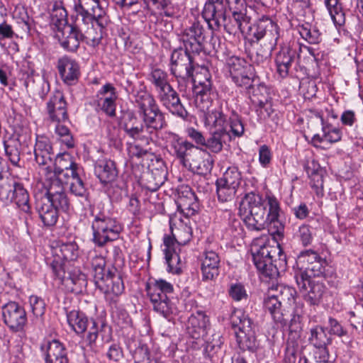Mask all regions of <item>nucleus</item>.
Listing matches in <instances>:
<instances>
[{"label": "nucleus", "instance_id": "nucleus-1", "mask_svg": "<svg viewBox=\"0 0 363 363\" xmlns=\"http://www.w3.org/2000/svg\"><path fill=\"white\" fill-rule=\"evenodd\" d=\"M166 134L167 142L173 155L183 167L200 175H206L211 172L213 160L207 151L183 139L177 133L167 132Z\"/></svg>", "mask_w": 363, "mask_h": 363}, {"label": "nucleus", "instance_id": "nucleus-2", "mask_svg": "<svg viewBox=\"0 0 363 363\" xmlns=\"http://www.w3.org/2000/svg\"><path fill=\"white\" fill-rule=\"evenodd\" d=\"M229 4V0H206L202 16L212 30L219 28L223 22L224 29L229 35H235L240 32L244 33L250 22V17L235 8L232 16L227 18L226 7Z\"/></svg>", "mask_w": 363, "mask_h": 363}, {"label": "nucleus", "instance_id": "nucleus-3", "mask_svg": "<svg viewBox=\"0 0 363 363\" xmlns=\"http://www.w3.org/2000/svg\"><path fill=\"white\" fill-rule=\"evenodd\" d=\"M135 106L151 142L158 131L167 127L166 113L160 109L154 96L147 91H138L135 94Z\"/></svg>", "mask_w": 363, "mask_h": 363}, {"label": "nucleus", "instance_id": "nucleus-4", "mask_svg": "<svg viewBox=\"0 0 363 363\" xmlns=\"http://www.w3.org/2000/svg\"><path fill=\"white\" fill-rule=\"evenodd\" d=\"M254 264L257 270L264 277L270 279L277 278L280 271L286 268V257L280 245H270L264 243L252 253Z\"/></svg>", "mask_w": 363, "mask_h": 363}, {"label": "nucleus", "instance_id": "nucleus-5", "mask_svg": "<svg viewBox=\"0 0 363 363\" xmlns=\"http://www.w3.org/2000/svg\"><path fill=\"white\" fill-rule=\"evenodd\" d=\"M91 215L94 218L91 225L93 242L97 246L103 247L119 237L123 227L116 218L108 215L104 209V204L99 203L94 206Z\"/></svg>", "mask_w": 363, "mask_h": 363}, {"label": "nucleus", "instance_id": "nucleus-6", "mask_svg": "<svg viewBox=\"0 0 363 363\" xmlns=\"http://www.w3.org/2000/svg\"><path fill=\"white\" fill-rule=\"evenodd\" d=\"M240 211L249 230L259 231L265 228L267 223L265 201L259 194L247 193L240 203Z\"/></svg>", "mask_w": 363, "mask_h": 363}, {"label": "nucleus", "instance_id": "nucleus-7", "mask_svg": "<svg viewBox=\"0 0 363 363\" xmlns=\"http://www.w3.org/2000/svg\"><path fill=\"white\" fill-rule=\"evenodd\" d=\"M67 319L69 325L77 334H83L88 330L86 341L90 347L95 345L99 333L107 327L104 321L99 323L93 318L89 319L84 313L78 310L67 312Z\"/></svg>", "mask_w": 363, "mask_h": 363}, {"label": "nucleus", "instance_id": "nucleus-8", "mask_svg": "<svg viewBox=\"0 0 363 363\" xmlns=\"http://www.w3.org/2000/svg\"><path fill=\"white\" fill-rule=\"evenodd\" d=\"M225 67L232 81L242 89H250L256 80L252 67L244 58L232 55L225 61Z\"/></svg>", "mask_w": 363, "mask_h": 363}, {"label": "nucleus", "instance_id": "nucleus-9", "mask_svg": "<svg viewBox=\"0 0 363 363\" xmlns=\"http://www.w3.org/2000/svg\"><path fill=\"white\" fill-rule=\"evenodd\" d=\"M194 55L182 48L174 50L170 58V72L177 79L179 86L183 82H189L194 77L195 68Z\"/></svg>", "mask_w": 363, "mask_h": 363}, {"label": "nucleus", "instance_id": "nucleus-10", "mask_svg": "<svg viewBox=\"0 0 363 363\" xmlns=\"http://www.w3.org/2000/svg\"><path fill=\"white\" fill-rule=\"evenodd\" d=\"M204 28L199 22L185 28L179 35V40L182 43L183 50L192 55H199L201 52L209 54L211 50L206 46V37Z\"/></svg>", "mask_w": 363, "mask_h": 363}, {"label": "nucleus", "instance_id": "nucleus-11", "mask_svg": "<svg viewBox=\"0 0 363 363\" xmlns=\"http://www.w3.org/2000/svg\"><path fill=\"white\" fill-rule=\"evenodd\" d=\"M93 273L96 286L105 294L113 293L116 296L121 295L124 291V284L121 274L117 269H97Z\"/></svg>", "mask_w": 363, "mask_h": 363}, {"label": "nucleus", "instance_id": "nucleus-12", "mask_svg": "<svg viewBox=\"0 0 363 363\" xmlns=\"http://www.w3.org/2000/svg\"><path fill=\"white\" fill-rule=\"evenodd\" d=\"M247 34L257 40L263 39L261 44L277 45L279 38V27L269 17L263 16L253 25L247 27Z\"/></svg>", "mask_w": 363, "mask_h": 363}, {"label": "nucleus", "instance_id": "nucleus-13", "mask_svg": "<svg viewBox=\"0 0 363 363\" xmlns=\"http://www.w3.org/2000/svg\"><path fill=\"white\" fill-rule=\"evenodd\" d=\"M50 268L54 276L60 283L65 286L68 291L79 294L86 284L85 275L78 269H74L70 272H66L65 264L60 260H52Z\"/></svg>", "mask_w": 363, "mask_h": 363}, {"label": "nucleus", "instance_id": "nucleus-14", "mask_svg": "<svg viewBox=\"0 0 363 363\" xmlns=\"http://www.w3.org/2000/svg\"><path fill=\"white\" fill-rule=\"evenodd\" d=\"M118 123L129 138L146 145L150 143V136L147 133L143 120H140L133 111H122Z\"/></svg>", "mask_w": 363, "mask_h": 363}, {"label": "nucleus", "instance_id": "nucleus-15", "mask_svg": "<svg viewBox=\"0 0 363 363\" xmlns=\"http://www.w3.org/2000/svg\"><path fill=\"white\" fill-rule=\"evenodd\" d=\"M301 51V47L294 43L280 45L274 62L277 73L281 78H286L290 74L293 65L299 60Z\"/></svg>", "mask_w": 363, "mask_h": 363}, {"label": "nucleus", "instance_id": "nucleus-16", "mask_svg": "<svg viewBox=\"0 0 363 363\" xmlns=\"http://www.w3.org/2000/svg\"><path fill=\"white\" fill-rule=\"evenodd\" d=\"M159 102L172 115L186 120L189 113L184 108L177 91L169 84L155 91Z\"/></svg>", "mask_w": 363, "mask_h": 363}, {"label": "nucleus", "instance_id": "nucleus-17", "mask_svg": "<svg viewBox=\"0 0 363 363\" xmlns=\"http://www.w3.org/2000/svg\"><path fill=\"white\" fill-rule=\"evenodd\" d=\"M4 323L13 332L21 331L27 323L24 308L16 301H9L1 308Z\"/></svg>", "mask_w": 363, "mask_h": 363}, {"label": "nucleus", "instance_id": "nucleus-18", "mask_svg": "<svg viewBox=\"0 0 363 363\" xmlns=\"http://www.w3.org/2000/svg\"><path fill=\"white\" fill-rule=\"evenodd\" d=\"M146 291L156 312L167 319L177 313V307L169 296L157 289L153 282L146 286Z\"/></svg>", "mask_w": 363, "mask_h": 363}, {"label": "nucleus", "instance_id": "nucleus-19", "mask_svg": "<svg viewBox=\"0 0 363 363\" xmlns=\"http://www.w3.org/2000/svg\"><path fill=\"white\" fill-rule=\"evenodd\" d=\"M91 6V13L86 8H83L81 6H74V11L77 13L76 22L72 25L81 32L95 24L99 18L108 16L102 8L96 9L95 6Z\"/></svg>", "mask_w": 363, "mask_h": 363}, {"label": "nucleus", "instance_id": "nucleus-20", "mask_svg": "<svg viewBox=\"0 0 363 363\" xmlns=\"http://www.w3.org/2000/svg\"><path fill=\"white\" fill-rule=\"evenodd\" d=\"M108 23V16L99 18L95 24L82 31V42L91 48H97L106 35V28Z\"/></svg>", "mask_w": 363, "mask_h": 363}, {"label": "nucleus", "instance_id": "nucleus-21", "mask_svg": "<svg viewBox=\"0 0 363 363\" xmlns=\"http://www.w3.org/2000/svg\"><path fill=\"white\" fill-rule=\"evenodd\" d=\"M57 67L64 83L67 85L77 84L80 76V68L75 60L63 56L57 60Z\"/></svg>", "mask_w": 363, "mask_h": 363}, {"label": "nucleus", "instance_id": "nucleus-22", "mask_svg": "<svg viewBox=\"0 0 363 363\" xmlns=\"http://www.w3.org/2000/svg\"><path fill=\"white\" fill-rule=\"evenodd\" d=\"M34 155L36 163L45 169L50 168L55 154L50 139L45 135H37L34 146Z\"/></svg>", "mask_w": 363, "mask_h": 363}, {"label": "nucleus", "instance_id": "nucleus-23", "mask_svg": "<svg viewBox=\"0 0 363 363\" xmlns=\"http://www.w3.org/2000/svg\"><path fill=\"white\" fill-rule=\"evenodd\" d=\"M202 73L205 74V82L201 80V75L196 74L191 80L194 84V92L196 96V100L200 99L201 101H208L211 96L214 95L212 88L211 75L208 69L205 66H201Z\"/></svg>", "mask_w": 363, "mask_h": 363}, {"label": "nucleus", "instance_id": "nucleus-24", "mask_svg": "<svg viewBox=\"0 0 363 363\" xmlns=\"http://www.w3.org/2000/svg\"><path fill=\"white\" fill-rule=\"evenodd\" d=\"M40 350L45 352V363H69L67 350L57 340L43 344Z\"/></svg>", "mask_w": 363, "mask_h": 363}, {"label": "nucleus", "instance_id": "nucleus-25", "mask_svg": "<svg viewBox=\"0 0 363 363\" xmlns=\"http://www.w3.org/2000/svg\"><path fill=\"white\" fill-rule=\"evenodd\" d=\"M177 206L186 216H193L199 210L198 197L189 186L179 190Z\"/></svg>", "mask_w": 363, "mask_h": 363}, {"label": "nucleus", "instance_id": "nucleus-26", "mask_svg": "<svg viewBox=\"0 0 363 363\" xmlns=\"http://www.w3.org/2000/svg\"><path fill=\"white\" fill-rule=\"evenodd\" d=\"M47 109L50 119L55 122L68 121L67 102L62 93L57 91L47 103Z\"/></svg>", "mask_w": 363, "mask_h": 363}, {"label": "nucleus", "instance_id": "nucleus-27", "mask_svg": "<svg viewBox=\"0 0 363 363\" xmlns=\"http://www.w3.org/2000/svg\"><path fill=\"white\" fill-rule=\"evenodd\" d=\"M94 174L104 184H111L114 182L118 174V171L114 161L111 160H99L94 164Z\"/></svg>", "mask_w": 363, "mask_h": 363}, {"label": "nucleus", "instance_id": "nucleus-28", "mask_svg": "<svg viewBox=\"0 0 363 363\" xmlns=\"http://www.w3.org/2000/svg\"><path fill=\"white\" fill-rule=\"evenodd\" d=\"M173 241L170 235L164 237V253L167 264V271L175 274H180L182 272V263L179 255V249L174 247Z\"/></svg>", "mask_w": 363, "mask_h": 363}, {"label": "nucleus", "instance_id": "nucleus-29", "mask_svg": "<svg viewBox=\"0 0 363 363\" xmlns=\"http://www.w3.org/2000/svg\"><path fill=\"white\" fill-rule=\"evenodd\" d=\"M160 167L150 169L142 178L143 186L150 191H156L164 183L167 172L163 164Z\"/></svg>", "mask_w": 363, "mask_h": 363}, {"label": "nucleus", "instance_id": "nucleus-30", "mask_svg": "<svg viewBox=\"0 0 363 363\" xmlns=\"http://www.w3.org/2000/svg\"><path fill=\"white\" fill-rule=\"evenodd\" d=\"M230 111L227 104L225 106L221 103L217 108L208 111L205 115V122L208 125L212 126L214 130L226 128Z\"/></svg>", "mask_w": 363, "mask_h": 363}, {"label": "nucleus", "instance_id": "nucleus-31", "mask_svg": "<svg viewBox=\"0 0 363 363\" xmlns=\"http://www.w3.org/2000/svg\"><path fill=\"white\" fill-rule=\"evenodd\" d=\"M300 288L306 290L303 295L304 301L310 306H314L320 305L327 291L323 283L313 279H307L306 286Z\"/></svg>", "mask_w": 363, "mask_h": 363}, {"label": "nucleus", "instance_id": "nucleus-32", "mask_svg": "<svg viewBox=\"0 0 363 363\" xmlns=\"http://www.w3.org/2000/svg\"><path fill=\"white\" fill-rule=\"evenodd\" d=\"M274 288L271 287L267 296L264 299V308L269 313L274 320L281 325H286L288 318L285 317L281 311V301L277 295H274Z\"/></svg>", "mask_w": 363, "mask_h": 363}, {"label": "nucleus", "instance_id": "nucleus-33", "mask_svg": "<svg viewBox=\"0 0 363 363\" xmlns=\"http://www.w3.org/2000/svg\"><path fill=\"white\" fill-rule=\"evenodd\" d=\"M308 176L311 179V186L318 196L323 195V174L324 169L315 160H307L304 166Z\"/></svg>", "mask_w": 363, "mask_h": 363}, {"label": "nucleus", "instance_id": "nucleus-34", "mask_svg": "<svg viewBox=\"0 0 363 363\" xmlns=\"http://www.w3.org/2000/svg\"><path fill=\"white\" fill-rule=\"evenodd\" d=\"M220 259L214 251H206L201 264L202 279L203 281L213 280L219 275Z\"/></svg>", "mask_w": 363, "mask_h": 363}, {"label": "nucleus", "instance_id": "nucleus-35", "mask_svg": "<svg viewBox=\"0 0 363 363\" xmlns=\"http://www.w3.org/2000/svg\"><path fill=\"white\" fill-rule=\"evenodd\" d=\"M169 227L172 233L170 237L174 242V247L178 248L179 251V245H186L191 240L192 237L191 228L184 223L181 220H179V223L177 226L173 218H169Z\"/></svg>", "mask_w": 363, "mask_h": 363}, {"label": "nucleus", "instance_id": "nucleus-36", "mask_svg": "<svg viewBox=\"0 0 363 363\" xmlns=\"http://www.w3.org/2000/svg\"><path fill=\"white\" fill-rule=\"evenodd\" d=\"M325 259L321 258L308 266H303V269L296 274V283L299 287L306 286V281L312 279V277H320L325 272Z\"/></svg>", "mask_w": 363, "mask_h": 363}, {"label": "nucleus", "instance_id": "nucleus-37", "mask_svg": "<svg viewBox=\"0 0 363 363\" xmlns=\"http://www.w3.org/2000/svg\"><path fill=\"white\" fill-rule=\"evenodd\" d=\"M53 253L57 257L53 260H60L65 264V260L74 261L77 259L79 255V246L74 241L60 240L53 247Z\"/></svg>", "mask_w": 363, "mask_h": 363}, {"label": "nucleus", "instance_id": "nucleus-38", "mask_svg": "<svg viewBox=\"0 0 363 363\" xmlns=\"http://www.w3.org/2000/svg\"><path fill=\"white\" fill-rule=\"evenodd\" d=\"M35 209L43 225L46 227L54 226L58 220V210L48 203L47 199H37Z\"/></svg>", "mask_w": 363, "mask_h": 363}, {"label": "nucleus", "instance_id": "nucleus-39", "mask_svg": "<svg viewBox=\"0 0 363 363\" xmlns=\"http://www.w3.org/2000/svg\"><path fill=\"white\" fill-rule=\"evenodd\" d=\"M208 318L202 311H197L189 318L186 325L187 333L194 339H199L206 333Z\"/></svg>", "mask_w": 363, "mask_h": 363}, {"label": "nucleus", "instance_id": "nucleus-40", "mask_svg": "<svg viewBox=\"0 0 363 363\" xmlns=\"http://www.w3.org/2000/svg\"><path fill=\"white\" fill-rule=\"evenodd\" d=\"M65 29L60 30L62 36L59 39L62 48L68 52H74L79 48L80 42H82V33L81 31L69 25Z\"/></svg>", "mask_w": 363, "mask_h": 363}, {"label": "nucleus", "instance_id": "nucleus-41", "mask_svg": "<svg viewBox=\"0 0 363 363\" xmlns=\"http://www.w3.org/2000/svg\"><path fill=\"white\" fill-rule=\"evenodd\" d=\"M9 202H13L20 211L29 216L31 215L30 196L23 184L16 182Z\"/></svg>", "mask_w": 363, "mask_h": 363}, {"label": "nucleus", "instance_id": "nucleus-42", "mask_svg": "<svg viewBox=\"0 0 363 363\" xmlns=\"http://www.w3.org/2000/svg\"><path fill=\"white\" fill-rule=\"evenodd\" d=\"M230 140V135L226 128L212 130L204 146L213 153H219L222 151L223 145Z\"/></svg>", "mask_w": 363, "mask_h": 363}, {"label": "nucleus", "instance_id": "nucleus-43", "mask_svg": "<svg viewBox=\"0 0 363 363\" xmlns=\"http://www.w3.org/2000/svg\"><path fill=\"white\" fill-rule=\"evenodd\" d=\"M67 11L64 6L62 1H55L52 4L50 9L51 24L53 25L58 31L66 29L69 26L68 23Z\"/></svg>", "mask_w": 363, "mask_h": 363}, {"label": "nucleus", "instance_id": "nucleus-44", "mask_svg": "<svg viewBox=\"0 0 363 363\" xmlns=\"http://www.w3.org/2000/svg\"><path fill=\"white\" fill-rule=\"evenodd\" d=\"M24 86L28 91H32L35 94H38L41 99H44L50 89L48 82L38 74L35 75L33 73L27 74L24 82Z\"/></svg>", "mask_w": 363, "mask_h": 363}, {"label": "nucleus", "instance_id": "nucleus-45", "mask_svg": "<svg viewBox=\"0 0 363 363\" xmlns=\"http://www.w3.org/2000/svg\"><path fill=\"white\" fill-rule=\"evenodd\" d=\"M257 77L253 84V86L250 89H245L247 93L250 95L252 94V101L255 104H257L258 106L261 108H264L269 102V90L268 87L262 83H257Z\"/></svg>", "mask_w": 363, "mask_h": 363}, {"label": "nucleus", "instance_id": "nucleus-46", "mask_svg": "<svg viewBox=\"0 0 363 363\" xmlns=\"http://www.w3.org/2000/svg\"><path fill=\"white\" fill-rule=\"evenodd\" d=\"M230 322L235 335L238 333H245L254 330L252 320L242 311H235L231 315Z\"/></svg>", "mask_w": 363, "mask_h": 363}, {"label": "nucleus", "instance_id": "nucleus-47", "mask_svg": "<svg viewBox=\"0 0 363 363\" xmlns=\"http://www.w3.org/2000/svg\"><path fill=\"white\" fill-rule=\"evenodd\" d=\"M303 303H296L289 323V337L299 339L303 329Z\"/></svg>", "mask_w": 363, "mask_h": 363}, {"label": "nucleus", "instance_id": "nucleus-48", "mask_svg": "<svg viewBox=\"0 0 363 363\" xmlns=\"http://www.w3.org/2000/svg\"><path fill=\"white\" fill-rule=\"evenodd\" d=\"M21 146L19 140L14 137H9L4 141L5 155L11 163L16 167H20Z\"/></svg>", "mask_w": 363, "mask_h": 363}, {"label": "nucleus", "instance_id": "nucleus-49", "mask_svg": "<svg viewBox=\"0 0 363 363\" xmlns=\"http://www.w3.org/2000/svg\"><path fill=\"white\" fill-rule=\"evenodd\" d=\"M308 341L313 347L329 346L332 344V337L326 333V329L316 325L310 330Z\"/></svg>", "mask_w": 363, "mask_h": 363}, {"label": "nucleus", "instance_id": "nucleus-50", "mask_svg": "<svg viewBox=\"0 0 363 363\" xmlns=\"http://www.w3.org/2000/svg\"><path fill=\"white\" fill-rule=\"evenodd\" d=\"M223 343L221 336L219 334L213 335L212 340L206 341L205 353L211 361L218 360L223 357L224 353L222 349Z\"/></svg>", "mask_w": 363, "mask_h": 363}, {"label": "nucleus", "instance_id": "nucleus-51", "mask_svg": "<svg viewBox=\"0 0 363 363\" xmlns=\"http://www.w3.org/2000/svg\"><path fill=\"white\" fill-rule=\"evenodd\" d=\"M325 5L334 23L342 26L345 22V16L340 0H325Z\"/></svg>", "mask_w": 363, "mask_h": 363}, {"label": "nucleus", "instance_id": "nucleus-52", "mask_svg": "<svg viewBox=\"0 0 363 363\" xmlns=\"http://www.w3.org/2000/svg\"><path fill=\"white\" fill-rule=\"evenodd\" d=\"M218 181L233 186L239 190L242 182V174L238 168L235 166L229 167L224 172L222 177L218 178Z\"/></svg>", "mask_w": 363, "mask_h": 363}, {"label": "nucleus", "instance_id": "nucleus-53", "mask_svg": "<svg viewBox=\"0 0 363 363\" xmlns=\"http://www.w3.org/2000/svg\"><path fill=\"white\" fill-rule=\"evenodd\" d=\"M216 186L218 199L222 203L233 202L239 191L233 186L222 184V182L218 180L216 182Z\"/></svg>", "mask_w": 363, "mask_h": 363}, {"label": "nucleus", "instance_id": "nucleus-54", "mask_svg": "<svg viewBox=\"0 0 363 363\" xmlns=\"http://www.w3.org/2000/svg\"><path fill=\"white\" fill-rule=\"evenodd\" d=\"M236 340L240 348L245 352V350L255 352L257 347L255 333L254 330L245 333H238Z\"/></svg>", "mask_w": 363, "mask_h": 363}, {"label": "nucleus", "instance_id": "nucleus-55", "mask_svg": "<svg viewBox=\"0 0 363 363\" xmlns=\"http://www.w3.org/2000/svg\"><path fill=\"white\" fill-rule=\"evenodd\" d=\"M148 80L153 86L154 91L170 84L168 74L160 68H155L151 71L149 74Z\"/></svg>", "mask_w": 363, "mask_h": 363}, {"label": "nucleus", "instance_id": "nucleus-56", "mask_svg": "<svg viewBox=\"0 0 363 363\" xmlns=\"http://www.w3.org/2000/svg\"><path fill=\"white\" fill-rule=\"evenodd\" d=\"M296 340L289 337L284 350V363H296L297 358H300V345Z\"/></svg>", "mask_w": 363, "mask_h": 363}, {"label": "nucleus", "instance_id": "nucleus-57", "mask_svg": "<svg viewBox=\"0 0 363 363\" xmlns=\"http://www.w3.org/2000/svg\"><path fill=\"white\" fill-rule=\"evenodd\" d=\"M317 117L320 118L322 125V131L324 133L325 140L330 143H335L341 140L342 132L339 128L333 127L330 124H326L323 116L318 113Z\"/></svg>", "mask_w": 363, "mask_h": 363}, {"label": "nucleus", "instance_id": "nucleus-58", "mask_svg": "<svg viewBox=\"0 0 363 363\" xmlns=\"http://www.w3.org/2000/svg\"><path fill=\"white\" fill-rule=\"evenodd\" d=\"M147 5L152 4L155 9L163 11V14L167 17H173L177 13V8L171 0H143Z\"/></svg>", "mask_w": 363, "mask_h": 363}, {"label": "nucleus", "instance_id": "nucleus-59", "mask_svg": "<svg viewBox=\"0 0 363 363\" xmlns=\"http://www.w3.org/2000/svg\"><path fill=\"white\" fill-rule=\"evenodd\" d=\"M16 182L9 177H5L0 172V200L9 202Z\"/></svg>", "mask_w": 363, "mask_h": 363}, {"label": "nucleus", "instance_id": "nucleus-60", "mask_svg": "<svg viewBox=\"0 0 363 363\" xmlns=\"http://www.w3.org/2000/svg\"><path fill=\"white\" fill-rule=\"evenodd\" d=\"M299 33L310 44H318L322 40L319 30L310 25L301 26Z\"/></svg>", "mask_w": 363, "mask_h": 363}, {"label": "nucleus", "instance_id": "nucleus-61", "mask_svg": "<svg viewBox=\"0 0 363 363\" xmlns=\"http://www.w3.org/2000/svg\"><path fill=\"white\" fill-rule=\"evenodd\" d=\"M294 238L300 242L303 247L310 245L313 241L311 227L307 224L301 225L294 233Z\"/></svg>", "mask_w": 363, "mask_h": 363}, {"label": "nucleus", "instance_id": "nucleus-62", "mask_svg": "<svg viewBox=\"0 0 363 363\" xmlns=\"http://www.w3.org/2000/svg\"><path fill=\"white\" fill-rule=\"evenodd\" d=\"M54 171L63 170V169L75 167L79 166L77 164L73 157L68 152L60 153L56 156L55 163Z\"/></svg>", "mask_w": 363, "mask_h": 363}, {"label": "nucleus", "instance_id": "nucleus-63", "mask_svg": "<svg viewBox=\"0 0 363 363\" xmlns=\"http://www.w3.org/2000/svg\"><path fill=\"white\" fill-rule=\"evenodd\" d=\"M261 46L262 48L251 57L252 63L257 65H262L266 63L271 56L272 51L277 47V45H267L265 43L261 44Z\"/></svg>", "mask_w": 363, "mask_h": 363}, {"label": "nucleus", "instance_id": "nucleus-64", "mask_svg": "<svg viewBox=\"0 0 363 363\" xmlns=\"http://www.w3.org/2000/svg\"><path fill=\"white\" fill-rule=\"evenodd\" d=\"M80 170V167L77 166V168L70 167L54 171V177L60 179L62 184H70L71 181H74V178L79 177Z\"/></svg>", "mask_w": 363, "mask_h": 363}]
</instances>
